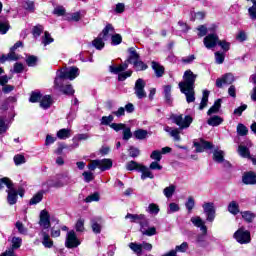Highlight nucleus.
<instances>
[{
  "instance_id": "1",
  "label": "nucleus",
  "mask_w": 256,
  "mask_h": 256,
  "mask_svg": "<svg viewBox=\"0 0 256 256\" xmlns=\"http://www.w3.org/2000/svg\"><path fill=\"white\" fill-rule=\"evenodd\" d=\"M183 79L184 81L178 84L180 91L185 95L187 103H194L195 81L197 80V75L191 70H186L184 72Z\"/></svg>"
},
{
  "instance_id": "2",
  "label": "nucleus",
  "mask_w": 256,
  "mask_h": 256,
  "mask_svg": "<svg viewBox=\"0 0 256 256\" xmlns=\"http://www.w3.org/2000/svg\"><path fill=\"white\" fill-rule=\"evenodd\" d=\"M79 77V68L72 66L58 70L54 80V87H61L65 83V79L73 81Z\"/></svg>"
},
{
  "instance_id": "3",
  "label": "nucleus",
  "mask_w": 256,
  "mask_h": 256,
  "mask_svg": "<svg viewBox=\"0 0 256 256\" xmlns=\"http://www.w3.org/2000/svg\"><path fill=\"white\" fill-rule=\"evenodd\" d=\"M5 186L7 187L6 193L8 194L7 202L9 203V205H15L18 198L17 189H15L11 179L7 177L0 179V189H3Z\"/></svg>"
},
{
  "instance_id": "4",
  "label": "nucleus",
  "mask_w": 256,
  "mask_h": 256,
  "mask_svg": "<svg viewBox=\"0 0 256 256\" xmlns=\"http://www.w3.org/2000/svg\"><path fill=\"white\" fill-rule=\"evenodd\" d=\"M128 67H129V64H127V62H124L123 64H120L118 66H115L112 64L109 66V71L114 75H118V81H125V79L133 75V71L131 70L126 71ZM123 71H126V72H123Z\"/></svg>"
},
{
  "instance_id": "5",
  "label": "nucleus",
  "mask_w": 256,
  "mask_h": 256,
  "mask_svg": "<svg viewBox=\"0 0 256 256\" xmlns=\"http://www.w3.org/2000/svg\"><path fill=\"white\" fill-rule=\"evenodd\" d=\"M233 237L237 243H240V245H247L248 243H251V232L245 229V227L239 228L234 233Z\"/></svg>"
},
{
  "instance_id": "6",
  "label": "nucleus",
  "mask_w": 256,
  "mask_h": 256,
  "mask_svg": "<svg viewBox=\"0 0 256 256\" xmlns=\"http://www.w3.org/2000/svg\"><path fill=\"white\" fill-rule=\"evenodd\" d=\"M171 119L175 125L180 127V129H189L193 123V118L191 116L183 117V115H172Z\"/></svg>"
},
{
  "instance_id": "7",
  "label": "nucleus",
  "mask_w": 256,
  "mask_h": 256,
  "mask_svg": "<svg viewBox=\"0 0 256 256\" xmlns=\"http://www.w3.org/2000/svg\"><path fill=\"white\" fill-rule=\"evenodd\" d=\"M38 224L42 231H45L46 233L51 229V215L49 214V211L42 210L40 212Z\"/></svg>"
},
{
  "instance_id": "8",
  "label": "nucleus",
  "mask_w": 256,
  "mask_h": 256,
  "mask_svg": "<svg viewBox=\"0 0 256 256\" xmlns=\"http://www.w3.org/2000/svg\"><path fill=\"white\" fill-rule=\"evenodd\" d=\"M145 85V80H143L142 78L136 80L134 86V93L138 99H145V97H147V92H145Z\"/></svg>"
},
{
  "instance_id": "9",
  "label": "nucleus",
  "mask_w": 256,
  "mask_h": 256,
  "mask_svg": "<svg viewBox=\"0 0 256 256\" xmlns=\"http://www.w3.org/2000/svg\"><path fill=\"white\" fill-rule=\"evenodd\" d=\"M203 43L206 49H215L219 45V36L215 33L208 34L204 38Z\"/></svg>"
},
{
  "instance_id": "10",
  "label": "nucleus",
  "mask_w": 256,
  "mask_h": 256,
  "mask_svg": "<svg viewBox=\"0 0 256 256\" xmlns=\"http://www.w3.org/2000/svg\"><path fill=\"white\" fill-rule=\"evenodd\" d=\"M65 245L68 249H73L81 245V242L77 238V234L75 233V231L72 230L67 233Z\"/></svg>"
},
{
  "instance_id": "11",
  "label": "nucleus",
  "mask_w": 256,
  "mask_h": 256,
  "mask_svg": "<svg viewBox=\"0 0 256 256\" xmlns=\"http://www.w3.org/2000/svg\"><path fill=\"white\" fill-rule=\"evenodd\" d=\"M233 83H235V76L231 73H226L216 80V87L221 89L223 85H233Z\"/></svg>"
},
{
  "instance_id": "12",
  "label": "nucleus",
  "mask_w": 256,
  "mask_h": 256,
  "mask_svg": "<svg viewBox=\"0 0 256 256\" xmlns=\"http://www.w3.org/2000/svg\"><path fill=\"white\" fill-rule=\"evenodd\" d=\"M204 213L207 221L213 223L215 221V204L213 202H207L203 204Z\"/></svg>"
},
{
  "instance_id": "13",
  "label": "nucleus",
  "mask_w": 256,
  "mask_h": 256,
  "mask_svg": "<svg viewBox=\"0 0 256 256\" xmlns=\"http://www.w3.org/2000/svg\"><path fill=\"white\" fill-rule=\"evenodd\" d=\"M140 232L147 237H153V235H157V228L155 226L149 227V219H147L146 222L142 223Z\"/></svg>"
},
{
  "instance_id": "14",
  "label": "nucleus",
  "mask_w": 256,
  "mask_h": 256,
  "mask_svg": "<svg viewBox=\"0 0 256 256\" xmlns=\"http://www.w3.org/2000/svg\"><path fill=\"white\" fill-rule=\"evenodd\" d=\"M125 219H130L131 223H139L140 227L143 226V223L146 222L147 217L145 214H127Z\"/></svg>"
},
{
  "instance_id": "15",
  "label": "nucleus",
  "mask_w": 256,
  "mask_h": 256,
  "mask_svg": "<svg viewBox=\"0 0 256 256\" xmlns=\"http://www.w3.org/2000/svg\"><path fill=\"white\" fill-rule=\"evenodd\" d=\"M195 244L201 249L209 247V242L207 241V233L202 232V234L196 235Z\"/></svg>"
},
{
  "instance_id": "16",
  "label": "nucleus",
  "mask_w": 256,
  "mask_h": 256,
  "mask_svg": "<svg viewBox=\"0 0 256 256\" xmlns=\"http://www.w3.org/2000/svg\"><path fill=\"white\" fill-rule=\"evenodd\" d=\"M194 147H196V153H203L205 149H213V144H211V142L200 139L198 142H194Z\"/></svg>"
},
{
  "instance_id": "17",
  "label": "nucleus",
  "mask_w": 256,
  "mask_h": 256,
  "mask_svg": "<svg viewBox=\"0 0 256 256\" xmlns=\"http://www.w3.org/2000/svg\"><path fill=\"white\" fill-rule=\"evenodd\" d=\"M194 147H196V153H203L205 149H213V144H211V142L200 139L198 142H194Z\"/></svg>"
},
{
  "instance_id": "18",
  "label": "nucleus",
  "mask_w": 256,
  "mask_h": 256,
  "mask_svg": "<svg viewBox=\"0 0 256 256\" xmlns=\"http://www.w3.org/2000/svg\"><path fill=\"white\" fill-rule=\"evenodd\" d=\"M100 35L103 37L104 41H107L109 37H113L115 35V28L112 24H107Z\"/></svg>"
},
{
  "instance_id": "19",
  "label": "nucleus",
  "mask_w": 256,
  "mask_h": 256,
  "mask_svg": "<svg viewBox=\"0 0 256 256\" xmlns=\"http://www.w3.org/2000/svg\"><path fill=\"white\" fill-rule=\"evenodd\" d=\"M191 223H193L195 227H198L200 231H202V233H207V226L205 225V222H203V219H201V217H192Z\"/></svg>"
},
{
  "instance_id": "20",
  "label": "nucleus",
  "mask_w": 256,
  "mask_h": 256,
  "mask_svg": "<svg viewBox=\"0 0 256 256\" xmlns=\"http://www.w3.org/2000/svg\"><path fill=\"white\" fill-rule=\"evenodd\" d=\"M197 30L199 31V37H205V35H207V31H209L210 33H215V31H217V25L213 24L209 28L205 27V25H201L197 28Z\"/></svg>"
},
{
  "instance_id": "21",
  "label": "nucleus",
  "mask_w": 256,
  "mask_h": 256,
  "mask_svg": "<svg viewBox=\"0 0 256 256\" xmlns=\"http://www.w3.org/2000/svg\"><path fill=\"white\" fill-rule=\"evenodd\" d=\"M242 181L245 185H255L256 175L254 172H247L243 175Z\"/></svg>"
},
{
  "instance_id": "22",
  "label": "nucleus",
  "mask_w": 256,
  "mask_h": 256,
  "mask_svg": "<svg viewBox=\"0 0 256 256\" xmlns=\"http://www.w3.org/2000/svg\"><path fill=\"white\" fill-rule=\"evenodd\" d=\"M164 131H166V133H169V135L173 137L174 141H181V132L179 131V129L165 126Z\"/></svg>"
},
{
  "instance_id": "23",
  "label": "nucleus",
  "mask_w": 256,
  "mask_h": 256,
  "mask_svg": "<svg viewBox=\"0 0 256 256\" xmlns=\"http://www.w3.org/2000/svg\"><path fill=\"white\" fill-rule=\"evenodd\" d=\"M140 173H142L141 175V179L143 181H145V179H154V175L153 172H151V170H149V168L147 166H140L139 170Z\"/></svg>"
},
{
  "instance_id": "24",
  "label": "nucleus",
  "mask_w": 256,
  "mask_h": 256,
  "mask_svg": "<svg viewBox=\"0 0 256 256\" xmlns=\"http://www.w3.org/2000/svg\"><path fill=\"white\" fill-rule=\"evenodd\" d=\"M151 67H152L156 77L159 78V77H161L162 75L165 74V68L161 64H159L155 61H152L151 62Z\"/></svg>"
},
{
  "instance_id": "25",
  "label": "nucleus",
  "mask_w": 256,
  "mask_h": 256,
  "mask_svg": "<svg viewBox=\"0 0 256 256\" xmlns=\"http://www.w3.org/2000/svg\"><path fill=\"white\" fill-rule=\"evenodd\" d=\"M176 191H177V186L175 184H170L169 186L163 189V195L164 197H166V199H171V197L175 195Z\"/></svg>"
},
{
  "instance_id": "26",
  "label": "nucleus",
  "mask_w": 256,
  "mask_h": 256,
  "mask_svg": "<svg viewBox=\"0 0 256 256\" xmlns=\"http://www.w3.org/2000/svg\"><path fill=\"white\" fill-rule=\"evenodd\" d=\"M40 235L43 237L42 245L48 249H51V247H53V240H51L49 234L46 231H41Z\"/></svg>"
},
{
  "instance_id": "27",
  "label": "nucleus",
  "mask_w": 256,
  "mask_h": 256,
  "mask_svg": "<svg viewBox=\"0 0 256 256\" xmlns=\"http://www.w3.org/2000/svg\"><path fill=\"white\" fill-rule=\"evenodd\" d=\"M56 89H60V91L62 93H64V95H74L75 94V90L73 89V86L70 84H62L61 86H55Z\"/></svg>"
},
{
  "instance_id": "28",
  "label": "nucleus",
  "mask_w": 256,
  "mask_h": 256,
  "mask_svg": "<svg viewBox=\"0 0 256 256\" xmlns=\"http://www.w3.org/2000/svg\"><path fill=\"white\" fill-rule=\"evenodd\" d=\"M91 227L93 233L99 234L101 233V218H92L91 219Z\"/></svg>"
},
{
  "instance_id": "29",
  "label": "nucleus",
  "mask_w": 256,
  "mask_h": 256,
  "mask_svg": "<svg viewBox=\"0 0 256 256\" xmlns=\"http://www.w3.org/2000/svg\"><path fill=\"white\" fill-rule=\"evenodd\" d=\"M105 39H103V36L101 34L98 35L96 39L93 40L92 45L95 47V49H98V51H101L105 47Z\"/></svg>"
},
{
  "instance_id": "30",
  "label": "nucleus",
  "mask_w": 256,
  "mask_h": 256,
  "mask_svg": "<svg viewBox=\"0 0 256 256\" xmlns=\"http://www.w3.org/2000/svg\"><path fill=\"white\" fill-rule=\"evenodd\" d=\"M51 105H53V100L51 99V97L49 95L42 96V98L40 99V107L42 109H49Z\"/></svg>"
},
{
  "instance_id": "31",
  "label": "nucleus",
  "mask_w": 256,
  "mask_h": 256,
  "mask_svg": "<svg viewBox=\"0 0 256 256\" xmlns=\"http://www.w3.org/2000/svg\"><path fill=\"white\" fill-rule=\"evenodd\" d=\"M213 160L216 163H223L225 161V152L219 149H215L213 153Z\"/></svg>"
},
{
  "instance_id": "32",
  "label": "nucleus",
  "mask_w": 256,
  "mask_h": 256,
  "mask_svg": "<svg viewBox=\"0 0 256 256\" xmlns=\"http://www.w3.org/2000/svg\"><path fill=\"white\" fill-rule=\"evenodd\" d=\"M207 123L211 127H219L223 123V118L221 116H212L208 119Z\"/></svg>"
},
{
  "instance_id": "33",
  "label": "nucleus",
  "mask_w": 256,
  "mask_h": 256,
  "mask_svg": "<svg viewBox=\"0 0 256 256\" xmlns=\"http://www.w3.org/2000/svg\"><path fill=\"white\" fill-rule=\"evenodd\" d=\"M129 52V58H128V63L133 64L135 61H139V53H137V50H135V48H129L128 49Z\"/></svg>"
},
{
  "instance_id": "34",
  "label": "nucleus",
  "mask_w": 256,
  "mask_h": 256,
  "mask_svg": "<svg viewBox=\"0 0 256 256\" xmlns=\"http://www.w3.org/2000/svg\"><path fill=\"white\" fill-rule=\"evenodd\" d=\"M111 167H113V160L107 158L100 160V169L102 171H107Z\"/></svg>"
},
{
  "instance_id": "35",
  "label": "nucleus",
  "mask_w": 256,
  "mask_h": 256,
  "mask_svg": "<svg viewBox=\"0 0 256 256\" xmlns=\"http://www.w3.org/2000/svg\"><path fill=\"white\" fill-rule=\"evenodd\" d=\"M228 211L229 213H231V215H239V203H237L236 201H231L228 204Z\"/></svg>"
},
{
  "instance_id": "36",
  "label": "nucleus",
  "mask_w": 256,
  "mask_h": 256,
  "mask_svg": "<svg viewBox=\"0 0 256 256\" xmlns=\"http://www.w3.org/2000/svg\"><path fill=\"white\" fill-rule=\"evenodd\" d=\"M56 136L58 137V139H61V140H65V139H69V137H71V130L70 129H60Z\"/></svg>"
},
{
  "instance_id": "37",
  "label": "nucleus",
  "mask_w": 256,
  "mask_h": 256,
  "mask_svg": "<svg viewBox=\"0 0 256 256\" xmlns=\"http://www.w3.org/2000/svg\"><path fill=\"white\" fill-rule=\"evenodd\" d=\"M208 102H209V90H204L202 100H201L200 106H199L200 111H203V109L205 107H207Z\"/></svg>"
},
{
  "instance_id": "38",
  "label": "nucleus",
  "mask_w": 256,
  "mask_h": 256,
  "mask_svg": "<svg viewBox=\"0 0 256 256\" xmlns=\"http://www.w3.org/2000/svg\"><path fill=\"white\" fill-rule=\"evenodd\" d=\"M219 109H221V99H218L214 102L213 106L208 110L207 115L219 113Z\"/></svg>"
},
{
  "instance_id": "39",
  "label": "nucleus",
  "mask_w": 256,
  "mask_h": 256,
  "mask_svg": "<svg viewBox=\"0 0 256 256\" xmlns=\"http://www.w3.org/2000/svg\"><path fill=\"white\" fill-rule=\"evenodd\" d=\"M133 135L136 139L143 141V139H147L148 132H147V130L138 129V130L134 131Z\"/></svg>"
},
{
  "instance_id": "40",
  "label": "nucleus",
  "mask_w": 256,
  "mask_h": 256,
  "mask_svg": "<svg viewBox=\"0 0 256 256\" xmlns=\"http://www.w3.org/2000/svg\"><path fill=\"white\" fill-rule=\"evenodd\" d=\"M238 153L240 157H244L245 159H249L251 157L249 153V148L243 145L238 146Z\"/></svg>"
},
{
  "instance_id": "41",
  "label": "nucleus",
  "mask_w": 256,
  "mask_h": 256,
  "mask_svg": "<svg viewBox=\"0 0 256 256\" xmlns=\"http://www.w3.org/2000/svg\"><path fill=\"white\" fill-rule=\"evenodd\" d=\"M241 216L247 223H253V219H255V214L251 211H243L241 212Z\"/></svg>"
},
{
  "instance_id": "42",
  "label": "nucleus",
  "mask_w": 256,
  "mask_h": 256,
  "mask_svg": "<svg viewBox=\"0 0 256 256\" xmlns=\"http://www.w3.org/2000/svg\"><path fill=\"white\" fill-rule=\"evenodd\" d=\"M147 213H150V215H158L159 214V205L155 203L149 204V206L146 208Z\"/></svg>"
},
{
  "instance_id": "43",
  "label": "nucleus",
  "mask_w": 256,
  "mask_h": 256,
  "mask_svg": "<svg viewBox=\"0 0 256 256\" xmlns=\"http://www.w3.org/2000/svg\"><path fill=\"white\" fill-rule=\"evenodd\" d=\"M129 247L132 251L136 253L137 256H143V250L141 248V244L132 242L129 244Z\"/></svg>"
},
{
  "instance_id": "44",
  "label": "nucleus",
  "mask_w": 256,
  "mask_h": 256,
  "mask_svg": "<svg viewBox=\"0 0 256 256\" xmlns=\"http://www.w3.org/2000/svg\"><path fill=\"white\" fill-rule=\"evenodd\" d=\"M132 65H134L135 71H145L147 69V64H144L141 60H136L135 62H132Z\"/></svg>"
},
{
  "instance_id": "45",
  "label": "nucleus",
  "mask_w": 256,
  "mask_h": 256,
  "mask_svg": "<svg viewBox=\"0 0 256 256\" xmlns=\"http://www.w3.org/2000/svg\"><path fill=\"white\" fill-rule=\"evenodd\" d=\"M9 31V21L0 18V34L5 35Z\"/></svg>"
},
{
  "instance_id": "46",
  "label": "nucleus",
  "mask_w": 256,
  "mask_h": 256,
  "mask_svg": "<svg viewBox=\"0 0 256 256\" xmlns=\"http://www.w3.org/2000/svg\"><path fill=\"white\" fill-rule=\"evenodd\" d=\"M141 166H142L141 164H139L135 161H130L126 164V169H127V171H135V170L139 171Z\"/></svg>"
},
{
  "instance_id": "47",
  "label": "nucleus",
  "mask_w": 256,
  "mask_h": 256,
  "mask_svg": "<svg viewBox=\"0 0 256 256\" xmlns=\"http://www.w3.org/2000/svg\"><path fill=\"white\" fill-rule=\"evenodd\" d=\"M41 201H43V192H38L31 198L30 205H37V203H41Z\"/></svg>"
},
{
  "instance_id": "48",
  "label": "nucleus",
  "mask_w": 256,
  "mask_h": 256,
  "mask_svg": "<svg viewBox=\"0 0 256 256\" xmlns=\"http://www.w3.org/2000/svg\"><path fill=\"white\" fill-rule=\"evenodd\" d=\"M185 207L188 211V213H191L193 209L195 208V199L193 197H188V200L185 203Z\"/></svg>"
},
{
  "instance_id": "49",
  "label": "nucleus",
  "mask_w": 256,
  "mask_h": 256,
  "mask_svg": "<svg viewBox=\"0 0 256 256\" xmlns=\"http://www.w3.org/2000/svg\"><path fill=\"white\" fill-rule=\"evenodd\" d=\"M75 229L78 233H83L85 231V220L80 218L75 224Z\"/></svg>"
},
{
  "instance_id": "50",
  "label": "nucleus",
  "mask_w": 256,
  "mask_h": 256,
  "mask_svg": "<svg viewBox=\"0 0 256 256\" xmlns=\"http://www.w3.org/2000/svg\"><path fill=\"white\" fill-rule=\"evenodd\" d=\"M53 41L54 39L51 37V34H49V32L44 33V36L42 37V43L45 47H47V45H51Z\"/></svg>"
},
{
  "instance_id": "51",
  "label": "nucleus",
  "mask_w": 256,
  "mask_h": 256,
  "mask_svg": "<svg viewBox=\"0 0 256 256\" xmlns=\"http://www.w3.org/2000/svg\"><path fill=\"white\" fill-rule=\"evenodd\" d=\"M237 133L241 137H245L249 133V129H247L242 123L237 126Z\"/></svg>"
},
{
  "instance_id": "52",
  "label": "nucleus",
  "mask_w": 256,
  "mask_h": 256,
  "mask_svg": "<svg viewBox=\"0 0 256 256\" xmlns=\"http://www.w3.org/2000/svg\"><path fill=\"white\" fill-rule=\"evenodd\" d=\"M21 243H23V240L19 237H13L12 238V247L9 249H12V251H14V249H19V247H21Z\"/></svg>"
},
{
  "instance_id": "53",
  "label": "nucleus",
  "mask_w": 256,
  "mask_h": 256,
  "mask_svg": "<svg viewBox=\"0 0 256 256\" xmlns=\"http://www.w3.org/2000/svg\"><path fill=\"white\" fill-rule=\"evenodd\" d=\"M42 97L41 92H32L29 101L30 103H37L38 101H41Z\"/></svg>"
},
{
  "instance_id": "54",
  "label": "nucleus",
  "mask_w": 256,
  "mask_h": 256,
  "mask_svg": "<svg viewBox=\"0 0 256 256\" xmlns=\"http://www.w3.org/2000/svg\"><path fill=\"white\" fill-rule=\"evenodd\" d=\"M101 162L100 160H91L88 164V169L90 171H95L97 168L100 169Z\"/></svg>"
},
{
  "instance_id": "55",
  "label": "nucleus",
  "mask_w": 256,
  "mask_h": 256,
  "mask_svg": "<svg viewBox=\"0 0 256 256\" xmlns=\"http://www.w3.org/2000/svg\"><path fill=\"white\" fill-rule=\"evenodd\" d=\"M179 209H181L179 207V204L175 203V202H172L169 204V207H168V210H167V213L169 215H171V213H177V211H179Z\"/></svg>"
},
{
  "instance_id": "56",
  "label": "nucleus",
  "mask_w": 256,
  "mask_h": 256,
  "mask_svg": "<svg viewBox=\"0 0 256 256\" xmlns=\"http://www.w3.org/2000/svg\"><path fill=\"white\" fill-rule=\"evenodd\" d=\"M215 61L218 65L223 64V62L225 61V53L215 52Z\"/></svg>"
},
{
  "instance_id": "57",
  "label": "nucleus",
  "mask_w": 256,
  "mask_h": 256,
  "mask_svg": "<svg viewBox=\"0 0 256 256\" xmlns=\"http://www.w3.org/2000/svg\"><path fill=\"white\" fill-rule=\"evenodd\" d=\"M82 175L84 177L85 183H91V181L95 179V175L93 174V172L85 171Z\"/></svg>"
},
{
  "instance_id": "58",
  "label": "nucleus",
  "mask_w": 256,
  "mask_h": 256,
  "mask_svg": "<svg viewBox=\"0 0 256 256\" xmlns=\"http://www.w3.org/2000/svg\"><path fill=\"white\" fill-rule=\"evenodd\" d=\"M164 97L167 103H171V86L170 85L164 86Z\"/></svg>"
},
{
  "instance_id": "59",
  "label": "nucleus",
  "mask_w": 256,
  "mask_h": 256,
  "mask_svg": "<svg viewBox=\"0 0 256 256\" xmlns=\"http://www.w3.org/2000/svg\"><path fill=\"white\" fill-rule=\"evenodd\" d=\"M218 45L219 47H221L222 50H224L225 52L229 51V49H231V43L225 41V40H219L218 41Z\"/></svg>"
},
{
  "instance_id": "60",
  "label": "nucleus",
  "mask_w": 256,
  "mask_h": 256,
  "mask_svg": "<svg viewBox=\"0 0 256 256\" xmlns=\"http://www.w3.org/2000/svg\"><path fill=\"white\" fill-rule=\"evenodd\" d=\"M113 119V115L103 116L101 118V125H111V123H113Z\"/></svg>"
},
{
  "instance_id": "61",
  "label": "nucleus",
  "mask_w": 256,
  "mask_h": 256,
  "mask_svg": "<svg viewBox=\"0 0 256 256\" xmlns=\"http://www.w3.org/2000/svg\"><path fill=\"white\" fill-rule=\"evenodd\" d=\"M161 155H162V154H161V151H159V150H154V151L151 153L150 158L153 159L154 161L159 162V161H161V159H162V156H161Z\"/></svg>"
},
{
  "instance_id": "62",
  "label": "nucleus",
  "mask_w": 256,
  "mask_h": 256,
  "mask_svg": "<svg viewBox=\"0 0 256 256\" xmlns=\"http://www.w3.org/2000/svg\"><path fill=\"white\" fill-rule=\"evenodd\" d=\"M112 45H120V43L123 41V38L120 34H114L111 37Z\"/></svg>"
},
{
  "instance_id": "63",
  "label": "nucleus",
  "mask_w": 256,
  "mask_h": 256,
  "mask_svg": "<svg viewBox=\"0 0 256 256\" xmlns=\"http://www.w3.org/2000/svg\"><path fill=\"white\" fill-rule=\"evenodd\" d=\"M26 63L28 65V67H35V65H37V57L28 56L26 59Z\"/></svg>"
},
{
  "instance_id": "64",
  "label": "nucleus",
  "mask_w": 256,
  "mask_h": 256,
  "mask_svg": "<svg viewBox=\"0 0 256 256\" xmlns=\"http://www.w3.org/2000/svg\"><path fill=\"white\" fill-rule=\"evenodd\" d=\"M250 19H256V2H253V6L248 9Z\"/></svg>"
}]
</instances>
